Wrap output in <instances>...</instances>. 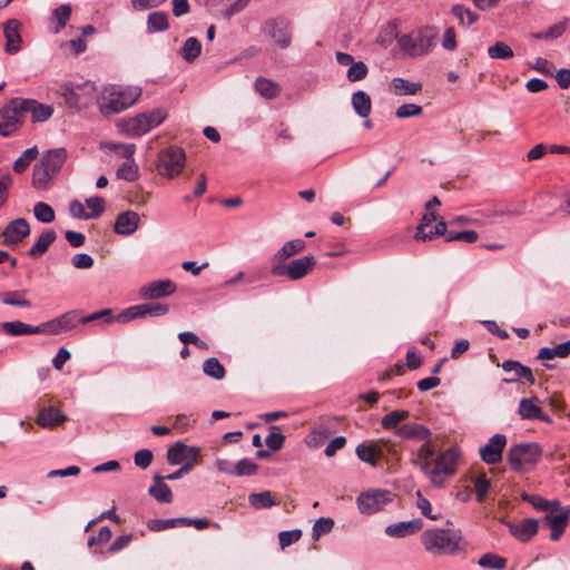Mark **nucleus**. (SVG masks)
I'll list each match as a JSON object with an SVG mask.
<instances>
[{
	"label": "nucleus",
	"mask_w": 570,
	"mask_h": 570,
	"mask_svg": "<svg viewBox=\"0 0 570 570\" xmlns=\"http://www.w3.org/2000/svg\"><path fill=\"white\" fill-rule=\"evenodd\" d=\"M570 354V341H566L554 347H542L539 351V360H553L554 357H567Z\"/></svg>",
	"instance_id": "41"
},
{
	"label": "nucleus",
	"mask_w": 570,
	"mask_h": 570,
	"mask_svg": "<svg viewBox=\"0 0 570 570\" xmlns=\"http://www.w3.org/2000/svg\"><path fill=\"white\" fill-rule=\"evenodd\" d=\"M459 456L460 453L456 448H449L433 458L429 469L423 472L433 487H442L446 478L455 473Z\"/></svg>",
	"instance_id": "6"
},
{
	"label": "nucleus",
	"mask_w": 570,
	"mask_h": 570,
	"mask_svg": "<svg viewBox=\"0 0 570 570\" xmlns=\"http://www.w3.org/2000/svg\"><path fill=\"white\" fill-rule=\"evenodd\" d=\"M19 105L23 115H31L32 122L47 121L53 115V107L51 105L41 104L36 99L20 98Z\"/></svg>",
	"instance_id": "17"
},
{
	"label": "nucleus",
	"mask_w": 570,
	"mask_h": 570,
	"mask_svg": "<svg viewBox=\"0 0 570 570\" xmlns=\"http://www.w3.org/2000/svg\"><path fill=\"white\" fill-rule=\"evenodd\" d=\"M367 72V66L363 61H357L350 66L346 77L351 82L361 81L366 78Z\"/></svg>",
	"instance_id": "53"
},
{
	"label": "nucleus",
	"mask_w": 570,
	"mask_h": 570,
	"mask_svg": "<svg viewBox=\"0 0 570 570\" xmlns=\"http://www.w3.org/2000/svg\"><path fill=\"white\" fill-rule=\"evenodd\" d=\"M20 98H12L0 109V136L13 135L23 124Z\"/></svg>",
	"instance_id": "11"
},
{
	"label": "nucleus",
	"mask_w": 570,
	"mask_h": 570,
	"mask_svg": "<svg viewBox=\"0 0 570 570\" xmlns=\"http://www.w3.org/2000/svg\"><path fill=\"white\" fill-rule=\"evenodd\" d=\"M537 397L521 399L519 402L518 414L523 420H535L541 409L537 404Z\"/></svg>",
	"instance_id": "39"
},
{
	"label": "nucleus",
	"mask_w": 570,
	"mask_h": 570,
	"mask_svg": "<svg viewBox=\"0 0 570 570\" xmlns=\"http://www.w3.org/2000/svg\"><path fill=\"white\" fill-rule=\"evenodd\" d=\"M70 14H71V7L69 4H61L53 10L52 17H53V19H56L58 21V27L56 29V32H59L62 28H65L68 20L70 19Z\"/></svg>",
	"instance_id": "57"
},
{
	"label": "nucleus",
	"mask_w": 570,
	"mask_h": 570,
	"mask_svg": "<svg viewBox=\"0 0 570 570\" xmlns=\"http://www.w3.org/2000/svg\"><path fill=\"white\" fill-rule=\"evenodd\" d=\"M568 20L563 19L544 30V40H553L560 38L567 30Z\"/></svg>",
	"instance_id": "64"
},
{
	"label": "nucleus",
	"mask_w": 570,
	"mask_h": 570,
	"mask_svg": "<svg viewBox=\"0 0 570 570\" xmlns=\"http://www.w3.org/2000/svg\"><path fill=\"white\" fill-rule=\"evenodd\" d=\"M2 330L10 336L42 334L41 324L35 326L24 324L20 321L4 322L2 324Z\"/></svg>",
	"instance_id": "30"
},
{
	"label": "nucleus",
	"mask_w": 570,
	"mask_h": 570,
	"mask_svg": "<svg viewBox=\"0 0 570 570\" xmlns=\"http://www.w3.org/2000/svg\"><path fill=\"white\" fill-rule=\"evenodd\" d=\"M186 163V154L178 146H169L159 155L158 171L161 176L174 178L178 176Z\"/></svg>",
	"instance_id": "10"
},
{
	"label": "nucleus",
	"mask_w": 570,
	"mask_h": 570,
	"mask_svg": "<svg viewBox=\"0 0 570 570\" xmlns=\"http://www.w3.org/2000/svg\"><path fill=\"white\" fill-rule=\"evenodd\" d=\"M141 92L140 87L110 85L98 97L99 111L106 117L119 114L131 107L139 99Z\"/></svg>",
	"instance_id": "2"
},
{
	"label": "nucleus",
	"mask_w": 570,
	"mask_h": 570,
	"mask_svg": "<svg viewBox=\"0 0 570 570\" xmlns=\"http://www.w3.org/2000/svg\"><path fill=\"white\" fill-rule=\"evenodd\" d=\"M473 483L476 501L483 502L491 485L490 479L485 474H480L474 479Z\"/></svg>",
	"instance_id": "55"
},
{
	"label": "nucleus",
	"mask_w": 570,
	"mask_h": 570,
	"mask_svg": "<svg viewBox=\"0 0 570 570\" xmlns=\"http://www.w3.org/2000/svg\"><path fill=\"white\" fill-rule=\"evenodd\" d=\"M451 12L458 19L459 23L465 28L478 20V14L462 4H454Z\"/></svg>",
	"instance_id": "45"
},
{
	"label": "nucleus",
	"mask_w": 570,
	"mask_h": 570,
	"mask_svg": "<svg viewBox=\"0 0 570 570\" xmlns=\"http://www.w3.org/2000/svg\"><path fill=\"white\" fill-rule=\"evenodd\" d=\"M248 502L256 510L269 509L278 504L271 491L252 493L248 495Z\"/></svg>",
	"instance_id": "38"
},
{
	"label": "nucleus",
	"mask_w": 570,
	"mask_h": 570,
	"mask_svg": "<svg viewBox=\"0 0 570 570\" xmlns=\"http://www.w3.org/2000/svg\"><path fill=\"white\" fill-rule=\"evenodd\" d=\"M271 429L273 430V432H271L266 439H265V443L267 445V448L272 451H278L283 448L284 445V442H285V435L281 432H276L277 430V426L273 425L271 426Z\"/></svg>",
	"instance_id": "58"
},
{
	"label": "nucleus",
	"mask_w": 570,
	"mask_h": 570,
	"mask_svg": "<svg viewBox=\"0 0 570 570\" xmlns=\"http://www.w3.org/2000/svg\"><path fill=\"white\" fill-rule=\"evenodd\" d=\"M501 367L505 372H514L515 379H503L504 383L515 382L518 379H525L531 385L535 383V379L530 367L522 365L518 361L508 360L501 364Z\"/></svg>",
	"instance_id": "28"
},
{
	"label": "nucleus",
	"mask_w": 570,
	"mask_h": 570,
	"mask_svg": "<svg viewBox=\"0 0 570 570\" xmlns=\"http://www.w3.org/2000/svg\"><path fill=\"white\" fill-rule=\"evenodd\" d=\"M39 150L37 146L26 149L13 163V170L17 174L23 173L30 164L38 157Z\"/></svg>",
	"instance_id": "43"
},
{
	"label": "nucleus",
	"mask_w": 570,
	"mask_h": 570,
	"mask_svg": "<svg viewBox=\"0 0 570 570\" xmlns=\"http://www.w3.org/2000/svg\"><path fill=\"white\" fill-rule=\"evenodd\" d=\"M385 451L394 454L391 441L381 439L379 441L364 442L356 446L355 453L357 458L373 468L379 465V461L384 456Z\"/></svg>",
	"instance_id": "13"
},
{
	"label": "nucleus",
	"mask_w": 570,
	"mask_h": 570,
	"mask_svg": "<svg viewBox=\"0 0 570 570\" xmlns=\"http://www.w3.org/2000/svg\"><path fill=\"white\" fill-rule=\"evenodd\" d=\"M176 291V285L170 279H160L144 285L139 294L145 299H158L169 296Z\"/></svg>",
	"instance_id": "19"
},
{
	"label": "nucleus",
	"mask_w": 570,
	"mask_h": 570,
	"mask_svg": "<svg viewBox=\"0 0 570 570\" xmlns=\"http://www.w3.org/2000/svg\"><path fill=\"white\" fill-rule=\"evenodd\" d=\"M203 372L215 380H223L226 375L225 367L216 357L207 358L203 363Z\"/></svg>",
	"instance_id": "47"
},
{
	"label": "nucleus",
	"mask_w": 570,
	"mask_h": 570,
	"mask_svg": "<svg viewBox=\"0 0 570 570\" xmlns=\"http://www.w3.org/2000/svg\"><path fill=\"white\" fill-rule=\"evenodd\" d=\"M66 160L67 150L65 148L50 149L43 153L32 170V187L37 190H48Z\"/></svg>",
	"instance_id": "3"
},
{
	"label": "nucleus",
	"mask_w": 570,
	"mask_h": 570,
	"mask_svg": "<svg viewBox=\"0 0 570 570\" xmlns=\"http://www.w3.org/2000/svg\"><path fill=\"white\" fill-rule=\"evenodd\" d=\"M106 148L118 153L121 157L126 158V160L134 159L132 156L136 150V146L134 144L108 142L106 144Z\"/></svg>",
	"instance_id": "60"
},
{
	"label": "nucleus",
	"mask_w": 570,
	"mask_h": 570,
	"mask_svg": "<svg viewBox=\"0 0 570 570\" xmlns=\"http://www.w3.org/2000/svg\"><path fill=\"white\" fill-rule=\"evenodd\" d=\"M98 320H104L105 323H111L114 321L112 311L110 308H104L86 316L80 315V324H87Z\"/></svg>",
	"instance_id": "61"
},
{
	"label": "nucleus",
	"mask_w": 570,
	"mask_h": 570,
	"mask_svg": "<svg viewBox=\"0 0 570 570\" xmlns=\"http://www.w3.org/2000/svg\"><path fill=\"white\" fill-rule=\"evenodd\" d=\"M202 52V43L195 37H189L185 40L180 55L183 59L187 62H193Z\"/></svg>",
	"instance_id": "42"
},
{
	"label": "nucleus",
	"mask_w": 570,
	"mask_h": 570,
	"mask_svg": "<svg viewBox=\"0 0 570 570\" xmlns=\"http://www.w3.org/2000/svg\"><path fill=\"white\" fill-rule=\"evenodd\" d=\"M391 90L397 96L415 95L422 86L419 82H411L403 78H393L390 83Z\"/></svg>",
	"instance_id": "35"
},
{
	"label": "nucleus",
	"mask_w": 570,
	"mask_h": 570,
	"mask_svg": "<svg viewBox=\"0 0 570 570\" xmlns=\"http://www.w3.org/2000/svg\"><path fill=\"white\" fill-rule=\"evenodd\" d=\"M478 566L484 569L503 570L507 566V560L495 553H484L478 560Z\"/></svg>",
	"instance_id": "46"
},
{
	"label": "nucleus",
	"mask_w": 570,
	"mask_h": 570,
	"mask_svg": "<svg viewBox=\"0 0 570 570\" xmlns=\"http://www.w3.org/2000/svg\"><path fill=\"white\" fill-rule=\"evenodd\" d=\"M140 226V216L135 210H125L117 215L114 232L120 236L132 235Z\"/></svg>",
	"instance_id": "20"
},
{
	"label": "nucleus",
	"mask_w": 570,
	"mask_h": 570,
	"mask_svg": "<svg viewBox=\"0 0 570 570\" xmlns=\"http://www.w3.org/2000/svg\"><path fill=\"white\" fill-rule=\"evenodd\" d=\"M511 534L521 542L529 541L538 532V521L524 519L519 523L507 522Z\"/></svg>",
	"instance_id": "26"
},
{
	"label": "nucleus",
	"mask_w": 570,
	"mask_h": 570,
	"mask_svg": "<svg viewBox=\"0 0 570 570\" xmlns=\"http://www.w3.org/2000/svg\"><path fill=\"white\" fill-rule=\"evenodd\" d=\"M420 542L426 553L433 557L456 556L465 549L462 532L450 528H432L423 531Z\"/></svg>",
	"instance_id": "1"
},
{
	"label": "nucleus",
	"mask_w": 570,
	"mask_h": 570,
	"mask_svg": "<svg viewBox=\"0 0 570 570\" xmlns=\"http://www.w3.org/2000/svg\"><path fill=\"white\" fill-rule=\"evenodd\" d=\"M513 55L512 48L503 41H497L493 46L488 48V56L491 59L509 60Z\"/></svg>",
	"instance_id": "48"
},
{
	"label": "nucleus",
	"mask_w": 570,
	"mask_h": 570,
	"mask_svg": "<svg viewBox=\"0 0 570 570\" xmlns=\"http://www.w3.org/2000/svg\"><path fill=\"white\" fill-rule=\"evenodd\" d=\"M21 293L18 291L0 293V301L6 305L30 307L31 302L20 298Z\"/></svg>",
	"instance_id": "52"
},
{
	"label": "nucleus",
	"mask_w": 570,
	"mask_h": 570,
	"mask_svg": "<svg viewBox=\"0 0 570 570\" xmlns=\"http://www.w3.org/2000/svg\"><path fill=\"white\" fill-rule=\"evenodd\" d=\"M137 309L139 318L146 316L159 317L166 315L169 312V306L166 303L149 302L137 305Z\"/></svg>",
	"instance_id": "34"
},
{
	"label": "nucleus",
	"mask_w": 570,
	"mask_h": 570,
	"mask_svg": "<svg viewBox=\"0 0 570 570\" xmlns=\"http://www.w3.org/2000/svg\"><path fill=\"white\" fill-rule=\"evenodd\" d=\"M306 246V243L301 239H292L283 244V246L274 254V264H284V262L292 256L301 253Z\"/></svg>",
	"instance_id": "29"
},
{
	"label": "nucleus",
	"mask_w": 570,
	"mask_h": 570,
	"mask_svg": "<svg viewBox=\"0 0 570 570\" xmlns=\"http://www.w3.org/2000/svg\"><path fill=\"white\" fill-rule=\"evenodd\" d=\"M392 492L383 489H372L362 492L357 499V508L362 514H374L392 501Z\"/></svg>",
	"instance_id": "12"
},
{
	"label": "nucleus",
	"mask_w": 570,
	"mask_h": 570,
	"mask_svg": "<svg viewBox=\"0 0 570 570\" xmlns=\"http://www.w3.org/2000/svg\"><path fill=\"white\" fill-rule=\"evenodd\" d=\"M352 106L356 115L367 118L372 110L371 97L363 90H358L352 95Z\"/></svg>",
	"instance_id": "33"
},
{
	"label": "nucleus",
	"mask_w": 570,
	"mask_h": 570,
	"mask_svg": "<svg viewBox=\"0 0 570 570\" xmlns=\"http://www.w3.org/2000/svg\"><path fill=\"white\" fill-rule=\"evenodd\" d=\"M188 518L155 519L148 522L151 531H164L170 528L188 527Z\"/></svg>",
	"instance_id": "40"
},
{
	"label": "nucleus",
	"mask_w": 570,
	"mask_h": 570,
	"mask_svg": "<svg viewBox=\"0 0 570 570\" xmlns=\"http://www.w3.org/2000/svg\"><path fill=\"white\" fill-rule=\"evenodd\" d=\"M258 465L252 460L244 458L239 460L233 468V475L249 476L257 472Z\"/></svg>",
	"instance_id": "50"
},
{
	"label": "nucleus",
	"mask_w": 570,
	"mask_h": 570,
	"mask_svg": "<svg viewBox=\"0 0 570 570\" xmlns=\"http://www.w3.org/2000/svg\"><path fill=\"white\" fill-rule=\"evenodd\" d=\"M541 455L542 449L538 443H518L509 449L507 460L513 471L525 472L538 463Z\"/></svg>",
	"instance_id": "7"
},
{
	"label": "nucleus",
	"mask_w": 570,
	"mask_h": 570,
	"mask_svg": "<svg viewBox=\"0 0 570 570\" xmlns=\"http://www.w3.org/2000/svg\"><path fill=\"white\" fill-rule=\"evenodd\" d=\"M395 435L403 440L423 443L432 438V432L421 423H405L395 430Z\"/></svg>",
	"instance_id": "21"
},
{
	"label": "nucleus",
	"mask_w": 570,
	"mask_h": 570,
	"mask_svg": "<svg viewBox=\"0 0 570 570\" xmlns=\"http://www.w3.org/2000/svg\"><path fill=\"white\" fill-rule=\"evenodd\" d=\"M423 527L421 519H413L410 521H402L389 524L385 528V534L391 538H405L419 532Z\"/></svg>",
	"instance_id": "24"
},
{
	"label": "nucleus",
	"mask_w": 570,
	"mask_h": 570,
	"mask_svg": "<svg viewBox=\"0 0 570 570\" xmlns=\"http://www.w3.org/2000/svg\"><path fill=\"white\" fill-rule=\"evenodd\" d=\"M302 537V531L299 529H294L289 531H281L278 533L279 546L284 549L295 542H297Z\"/></svg>",
	"instance_id": "63"
},
{
	"label": "nucleus",
	"mask_w": 570,
	"mask_h": 570,
	"mask_svg": "<svg viewBox=\"0 0 570 570\" xmlns=\"http://www.w3.org/2000/svg\"><path fill=\"white\" fill-rule=\"evenodd\" d=\"M67 416L55 406L43 407L37 415L36 422L39 426L52 429L66 421Z\"/></svg>",
	"instance_id": "27"
},
{
	"label": "nucleus",
	"mask_w": 570,
	"mask_h": 570,
	"mask_svg": "<svg viewBox=\"0 0 570 570\" xmlns=\"http://www.w3.org/2000/svg\"><path fill=\"white\" fill-rule=\"evenodd\" d=\"M164 480V476L156 474L154 476V484L148 489V493L158 502L170 503L173 501V493Z\"/></svg>",
	"instance_id": "32"
},
{
	"label": "nucleus",
	"mask_w": 570,
	"mask_h": 570,
	"mask_svg": "<svg viewBox=\"0 0 570 570\" xmlns=\"http://www.w3.org/2000/svg\"><path fill=\"white\" fill-rule=\"evenodd\" d=\"M57 234L53 229H46L38 237L36 243L28 250V255L31 257H40L42 256L50 247V245L56 240Z\"/></svg>",
	"instance_id": "31"
},
{
	"label": "nucleus",
	"mask_w": 570,
	"mask_h": 570,
	"mask_svg": "<svg viewBox=\"0 0 570 570\" xmlns=\"http://www.w3.org/2000/svg\"><path fill=\"white\" fill-rule=\"evenodd\" d=\"M19 28L20 22L16 19H10L4 24V50L9 55H14L21 49V36L19 32Z\"/></svg>",
	"instance_id": "23"
},
{
	"label": "nucleus",
	"mask_w": 570,
	"mask_h": 570,
	"mask_svg": "<svg viewBox=\"0 0 570 570\" xmlns=\"http://www.w3.org/2000/svg\"><path fill=\"white\" fill-rule=\"evenodd\" d=\"M80 324V311L72 309L41 324L42 334L58 335Z\"/></svg>",
	"instance_id": "14"
},
{
	"label": "nucleus",
	"mask_w": 570,
	"mask_h": 570,
	"mask_svg": "<svg viewBox=\"0 0 570 570\" xmlns=\"http://www.w3.org/2000/svg\"><path fill=\"white\" fill-rule=\"evenodd\" d=\"M191 451H195V464L199 456V449L196 446H187L183 442H176L167 451V460L170 464L176 465L183 461L190 462Z\"/></svg>",
	"instance_id": "25"
},
{
	"label": "nucleus",
	"mask_w": 570,
	"mask_h": 570,
	"mask_svg": "<svg viewBox=\"0 0 570 570\" xmlns=\"http://www.w3.org/2000/svg\"><path fill=\"white\" fill-rule=\"evenodd\" d=\"M117 177L126 181H134L138 177V166L134 159L126 160L117 170Z\"/></svg>",
	"instance_id": "51"
},
{
	"label": "nucleus",
	"mask_w": 570,
	"mask_h": 570,
	"mask_svg": "<svg viewBox=\"0 0 570 570\" xmlns=\"http://www.w3.org/2000/svg\"><path fill=\"white\" fill-rule=\"evenodd\" d=\"M31 228L27 219L16 218L11 220L2 232V244L14 247L20 245L30 235Z\"/></svg>",
	"instance_id": "15"
},
{
	"label": "nucleus",
	"mask_w": 570,
	"mask_h": 570,
	"mask_svg": "<svg viewBox=\"0 0 570 570\" xmlns=\"http://www.w3.org/2000/svg\"><path fill=\"white\" fill-rule=\"evenodd\" d=\"M436 37V28L425 26L409 33L396 36V43L405 57L417 58L432 51Z\"/></svg>",
	"instance_id": "4"
},
{
	"label": "nucleus",
	"mask_w": 570,
	"mask_h": 570,
	"mask_svg": "<svg viewBox=\"0 0 570 570\" xmlns=\"http://www.w3.org/2000/svg\"><path fill=\"white\" fill-rule=\"evenodd\" d=\"M544 521L548 523V525L551 530L550 539L553 541L559 540L560 537L563 534L567 523H568L566 521L564 517L561 515L560 513L557 515H552V517L546 515Z\"/></svg>",
	"instance_id": "44"
},
{
	"label": "nucleus",
	"mask_w": 570,
	"mask_h": 570,
	"mask_svg": "<svg viewBox=\"0 0 570 570\" xmlns=\"http://www.w3.org/2000/svg\"><path fill=\"white\" fill-rule=\"evenodd\" d=\"M415 494H416V498H417L416 507L421 511V513L424 517L429 518L430 520H438L440 515L432 513L431 503H430V501L426 498H424L422 495L421 490H417Z\"/></svg>",
	"instance_id": "62"
},
{
	"label": "nucleus",
	"mask_w": 570,
	"mask_h": 570,
	"mask_svg": "<svg viewBox=\"0 0 570 570\" xmlns=\"http://www.w3.org/2000/svg\"><path fill=\"white\" fill-rule=\"evenodd\" d=\"M255 90L265 99H273L279 95L281 87L269 79L258 77L255 80Z\"/></svg>",
	"instance_id": "36"
},
{
	"label": "nucleus",
	"mask_w": 570,
	"mask_h": 570,
	"mask_svg": "<svg viewBox=\"0 0 570 570\" xmlns=\"http://www.w3.org/2000/svg\"><path fill=\"white\" fill-rule=\"evenodd\" d=\"M168 116L165 108H155L135 117L124 118L117 122L119 134L129 138H137L148 134L161 125Z\"/></svg>",
	"instance_id": "5"
},
{
	"label": "nucleus",
	"mask_w": 570,
	"mask_h": 570,
	"mask_svg": "<svg viewBox=\"0 0 570 570\" xmlns=\"http://www.w3.org/2000/svg\"><path fill=\"white\" fill-rule=\"evenodd\" d=\"M331 434V431L324 426L316 428L308 435L306 443L311 448H317L323 443L325 439H327Z\"/></svg>",
	"instance_id": "59"
},
{
	"label": "nucleus",
	"mask_w": 570,
	"mask_h": 570,
	"mask_svg": "<svg viewBox=\"0 0 570 570\" xmlns=\"http://www.w3.org/2000/svg\"><path fill=\"white\" fill-rule=\"evenodd\" d=\"M169 28L168 14L164 11H154L148 14L147 29L150 33L166 31Z\"/></svg>",
	"instance_id": "37"
},
{
	"label": "nucleus",
	"mask_w": 570,
	"mask_h": 570,
	"mask_svg": "<svg viewBox=\"0 0 570 570\" xmlns=\"http://www.w3.org/2000/svg\"><path fill=\"white\" fill-rule=\"evenodd\" d=\"M411 463L417 466L421 472L426 471L429 469V464L432 463L435 455V445L433 439L431 438L429 441L421 443L416 450H411Z\"/></svg>",
	"instance_id": "22"
},
{
	"label": "nucleus",
	"mask_w": 570,
	"mask_h": 570,
	"mask_svg": "<svg viewBox=\"0 0 570 570\" xmlns=\"http://www.w3.org/2000/svg\"><path fill=\"white\" fill-rule=\"evenodd\" d=\"M315 265V257L313 255H306L293 259L287 264H274L271 268V273L274 276H284L289 281H298L308 275Z\"/></svg>",
	"instance_id": "9"
},
{
	"label": "nucleus",
	"mask_w": 570,
	"mask_h": 570,
	"mask_svg": "<svg viewBox=\"0 0 570 570\" xmlns=\"http://www.w3.org/2000/svg\"><path fill=\"white\" fill-rule=\"evenodd\" d=\"M265 30L279 48L289 47L292 35L287 22L269 19L265 22Z\"/></svg>",
	"instance_id": "18"
},
{
	"label": "nucleus",
	"mask_w": 570,
	"mask_h": 570,
	"mask_svg": "<svg viewBox=\"0 0 570 570\" xmlns=\"http://www.w3.org/2000/svg\"><path fill=\"white\" fill-rule=\"evenodd\" d=\"M507 445V436L501 433L492 435L488 442L480 448L479 454L482 461L493 465L502 460V452Z\"/></svg>",
	"instance_id": "16"
},
{
	"label": "nucleus",
	"mask_w": 570,
	"mask_h": 570,
	"mask_svg": "<svg viewBox=\"0 0 570 570\" xmlns=\"http://www.w3.org/2000/svg\"><path fill=\"white\" fill-rule=\"evenodd\" d=\"M86 205L90 209L88 213V218L94 219L99 217L106 208V202L102 197L92 196L86 199Z\"/></svg>",
	"instance_id": "54"
},
{
	"label": "nucleus",
	"mask_w": 570,
	"mask_h": 570,
	"mask_svg": "<svg viewBox=\"0 0 570 570\" xmlns=\"http://www.w3.org/2000/svg\"><path fill=\"white\" fill-rule=\"evenodd\" d=\"M33 215L39 222L45 224L52 223L56 218L53 208L43 202H38L35 204Z\"/></svg>",
	"instance_id": "49"
},
{
	"label": "nucleus",
	"mask_w": 570,
	"mask_h": 570,
	"mask_svg": "<svg viewBox=\"0 0 570 570\" xmlns=\"http://www.w3.org/2000/svg\"><path fill=\"white\" fill-rule=\"evenodd\" d=\"M334 521L331 518H320L313 525L312 537L314 540H318L322 534H326L332 531Z\"/></svg>",
	"instance_id": "56"
},
{
	"label": "nucleus",
	"mask_w": 570,
	"mask_h": 570,
	"mask_svg": "<svg viewBox=\"0 0 570 570\" xmlns=\"http://www.w3.org/2000/svg\"><path fill=\"white\" fill-rule=\"evenodd\" d=\"M60 94L69 107L82 109L88 107L95 98L96 86L91 81H67L61 85Z\"/></svg>",
	"instance_id": "8"
}]
</instances>
